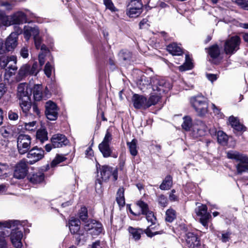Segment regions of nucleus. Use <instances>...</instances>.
<instances>
[{
    "instance_id": "28",
    "label": "nucleus",
    "mask_w": 248,
    "mask_h": 248,
    "mask_svg": "<svg viewBox=\"0 0 248 248\" xmlns=\"http://www.w3.org/2000/svg\"><path fill=\"white\" fill-rule=\"evenodd\" d=\"M19 105L22 110V112L26 116L30 114V110L31 107V99L29 100H23L19 101Z\"/></svg>"
},
{
    "instance_id": "24",
    "label": "nucleus",
    "mask_w": 248,
    "mask_h": 248,
    "mask_svg": "<svg viewBox=\"0 0 248 248\" xmlns=\"http://www.w3.org/2000/svg\"><path fill=\"white\" fill-rule=\"evenodd\" d=\"M69 230L72 233H78L80 229V221L78 219L71 218L68 222Z\"/></svg>"
},
{
    "instance_id": "11",
    "label": "nucleus",
    "mask_w": 248,
    "mask_h": 248,
    "mask_svg": "<svg viewBox=\"0 0 248 248\" xmlns=\"http://www.w3.org/2000/svg\"><path fill=\"white\" fill-rule=\"evenodd\" d=\"M195 212L198 216L200 217V222L206 229L208 228V223L211 215L207 212V207L206 205H198L195 209Z\"/></svg>"
},
{
    "instance_id": "17",
    "label": "nucleus",
    "mask_w": 248,
    "mask_h": 248,
    "mask_svg": "<svg viewBox=\"0 0 248 248\" xmlns=\"http://www.w3.org/2000/svg\"><path fill=\"white\" fill-rule=\"evenodd\" d=\"M51 141L54 148H61L66 146L69 143L67 138L62 134H56L52 137Z\"/></svg>"
},
{
    "instance_id": "50",
    "label": "nucleus",
    "mask_w": 248,
    "mask_h": 248,
    "mask_svg": "<svg viewBox=\"0 0 248 248\" xmlns=\"http://www.w3.org/2000/svg\"><path fill=\"white\" fill-rule=\"evenodd\" d=\"M37 128V123L36 121H32L25 124V128L28 131L35 130Z\"/></svg>"
},
{
    "instance_id": "8",
    "label": "nucleus",
    "mask_w": 248,
    "mask_h": 248,
    "mask_svg": "<svg viewBox=\"0 0 248 248\" xmlns=\"http://www.w3.org/2000/svg\"><path fill=\"white\" fill-rule=\"evenodd\" d=\"M143 11V4L141 0H131L126 11L129 17H137Z\"/></svg>"
},
{
    "instance_id": "3",
    "label": "nucleus",
    "mask_w": 248,
    "mask_h": 248,
    "mask_svg": "<svg viewBox=\"0 0 248 248\" xmlns=\"http://www.w3.org/2000/svg\"><path fill=\"white\" fill-rule=\"evenodd\" d=\"M228 158L238 162L236 165L237 173L241 174L248 171V156L236 151H230L227 153Z\"/></svg>"
},
{
    "instance_id": "37",
    "label": "nucleus",
    "mask_w": 248,
    "mask_h": 248,
    "mask_svg": "<svg viewBox=\"0 0 248 248\" xmlns=\"http://www.w3.org/2000/svg\"><path fill=\"white\" fill-rule=\"evenodd\" d=\"M9 166L6 163L0 162V179H5L8 176Z\"/></svg>"
},
{
    "instance_id": "14",
    "label": "nucleus",
    "mask_w": 248,
    "mask_h": 248,
    "mask_svg": "<svg viewBox=\"0 0 248 248\" xmlns=\"http://www.w3.org/2000/svg\"><path fill=\"white\" fill-rule=\"evenodd\" d=\"M45 108L46 118L50 121L56 120L58 114V109L56 104L49 100L46 103Z\"/></svg>"
},
{
    "instance_id": "55",
    "label": "nucleus",
    "mask_w": 248,
    "mask_h": 248,
    "mask_svg": "<svg viewBox=\"0 0 248 248\" xmlns=\"http://www.w3.org/2000/svg\"><path fill=\"white\" fill-rule=\"evenodd\" d=\"M119 56L124 61L128 60L131 57V54L128 51H122L119 53Z\"/></svg>"
},
{
    "instance_id": "42",
    "label": "nucleus",
    "mask_w": 248,
    "mask_h": 248,
    "mask_svg": "<svg viewBox=\"0 0 248 248\" xmlns=\"http://www.w3.org/2000/svg\"><path fill=\"white\" fill-rule=\"evenodd\" d=\"M1 25L10 26L11 22L9 16H6L3 12L0 11V26Z\"/></svg>"
},
{
    "instance_id": "20",
    "label": "nucleus",
    "mask_w": 248,
    "mask_h": 248,
    "mask_svg": "<svg viewBox=\"0 0 248 248\" xmlns=\"http://www.w3.org/2000/svg\"><path fill=\"white\" fill-rule=\"evenodd\" d=\"M134 107L137 109H146L148 108L147 98L137 94H135L133 96Z\"/></svg>"
},
{
    "instance_id": "62",
    "label": "nucleus",
    "mask_w": 248,
    "mask_h": 248,
    "mask_svg": "<svg viewBox=\"0 0 248 248\" xmlns=\"http://www.w3.org/2000/svg\"><path fill=\"white\" fill-rule=\"evenodd\" d=\"M85 154L87 157H90L93 156V151L91 147H88L85 151Z\"/></svg>"
},
{
    "instance_id": "34",
    "label": "nucleus",
    "mask_w": 248,
    "mask_h": 248,
    "mask_svg": "<svg viewBox=\"0 0 248 248\" xmlns=\"http://www.w3.org/2000/svg\"><path fill=\"white\" fill-rule=\"evenodd\" d=\"M34 42L36 49H40L41 51H44L45 53H48V50L46 46L43 44L42 45V39L38 35H35L34 37Z\"/></svg>"
},
{
    "instance_id": "19",
    "label": "nucleus",
    "mask_w": 248,
    "mask_h": 248,
    "mask_svg": "<svg viewBox=\"0 0 248 248\" xmlns=\"http://www.w3.org/2000/svg\"><path fill=\"white\" fill-rule=\"evenodd\" d=\"M25 162L21 161L16 166L14 173L15 178L18 179L24 178L27 175L28 169Z\"/></svg>"
},
{
    "instance_id": "45",
    "label": "nucleus",
    "mask_w": 248,
    "mask_h": 248,
    "mask_svg": "<svg viewBox=\"0 0 248 248\" xmlns=\"http://www.w3.org/2000/svg\"><path fill=\"white\" fill-rule=\"evenodd\" d=\"M176 218V212L172 209H168L166 212V220L171 222Z\"/></svg>"
},
{
    "instance_id": "32",
    "label": "nucleus",
    "mask_w": 248,
    "mask_h": 248,
    "mask_svg": "<svg viewBox=\"0 0 248 248\" xmlns=\"http://www.w3.org/2000/svg\"><path fill=\"white\" fill-rule=\"evenodd\" d=\"M229 122L232 127L235 130L240 131L243 130L244 126L240 124L236 117L233 116H230Z\"/></svg>"
},
{
    "instance_id": "33",
    "label": "nucleus",
    "mask_w": 248,
    "mask_h": 248,
    "mask_svg": "<svg viewBox=\"0 0 248 248\" xmlns=\"http://www.w3.org/2000/svg\"><path fill=\"white\" fill-rule=\"evenodd\" d=\"M127 146L129 149L130 154L133 156H135L138 154V147H137V140L135 139L132 140L131 141H127Z\"/></svg>"
},
{
    "instance_id": "49",
    "label": "nucleus",
    "mask_w": 248,
    "mask_h": 248,
    "mask_svg": "<svg viewBox=\"0 0 248 248\" xmlns=\"http://www.w3.org/2000/svg\"><path fill=\"white\" fill-rule=\"evenodd\" d=\"M79 217L82 221H85L88 217L87 209L85 206L81 207L79 211Z\"/></svg>"
},
{
    "instance_id": "61",
    "label": "nucleus",
    "mask_w": 248,
    "mask_h": 248,
    "mask_svg": "<svg viewBox=\"0 0 248 248\" xmlns=\"http://www.w3.org/2000/svg\"><path fill=\"white\" fill-rule=\"evenodd\" d=\"M8 117L10 120L16 121L18 118V114L12 110L8 112Z\"/></svg>"
},
{
    "instance_id": "57",
    "label": "nucleus",
    "mask_w": 248,
    "mask_h": 248,
    "mask_svg": "<svg viewBox=\"0 0 248 248\" xmlns=\"http://www.w3.org/2000/svg\"><path fill=\"white\" fill-rule=\"evenodd\" d=\"M233 2L240 5L246 10H248V1L247 0H232Z\"/></svg>"
},
{
    "instance_id": "12",
    "label": "nucleus",
    "mask_w": 248,
    "mask_h": 248,
    "mask_svg": "<svg viewBox=\"0 0 248 248\" xmlns=\"http://www.w3.org/2000/svg\"><path fill=\"white\" fill-rule=\"evenodd\" d=\"M84 230L92 235H98L102 231V224L95 220L87 221L84 225Z\"/></svg>"
},
{
    "instance_id": "54",
    "label": "nucleus",
    "mask_w": 248,
    "mask_h": 248,
    "mask_svg": "<svg viewBox=\"0 0 248 248\" xmlns=\"http://www.w3.org/2000/svg\"><path fill=\"white\" fill-rule=\"evenodd\" d=\"M49 53V52L48 53H45L44 51H41L39 53L38 56V60L40 64V67L41 68L42 66L44 64L45 62V57L46 56L47 54Z\"/></svg>"
},
{
    "instance_id": "58",
    "label": "nucleus",
    "mask_w": 248,
    "mask_h": 248,
    "mask_svg": "<svg viewBox=\"0 0 248 248\" xmlns=\"http://www.w3.org/2000/svg\"><path fill=\"white\" fill-rule=\"evenodd\" d=\"M158 202L163 207H165L167 204V199L163 195H160L158 197Z\"/></svg>"
},
{
    "instance_id": "59",
    "label": "nucleus",
    "mask_w": 248,
    "mask_h": 248,
    "mask_svg": "<svg viewBox=\"0 0 248 248\" xmlns=\"http://www.w3.org/2000/svg\"><path fill=\"white\" fill-rule=\"evenodd\" d=\"M20 54L23 58H27L29 56L28 48L26 46H23L20 51Z\"/></svg>"
},
{
    "instance_id": "25",
    "label": "nucleus",
    "mask_w": 248,
    "mask_h": 248,
    "mask_svg": "<svg viewBox=\"0 0 248 248\" xmlns=\"http://www.w3.org/2000/svg\"><path fill=\"white\" fill-rule=\"evenodd\" d=\"M43 91V89L41 85L37 84L34 86L32 91L34 100L38 101L43 99L44 97Z\"/></svg>"
},
{
    "instance_id": "39",
    "label": "nucleus",
    "mask_w": 248,
    "mask_h": 248,
    "mask_svg": "<svg viewBox=\"0 0 248 248\" xmlns=\"http://www.w3.org/2000/svg\"><path fill=\"white\" fill-rule=\"evenodd\" d=\"M36 137L42 142L48 140L47 132L45 129H39L36 133Z\"/></svg>"
},
{
    "instance_id": "31",
    "label": "nucleus",
    "mask_w": 248,
    "mask_h": 248,
    "mask_svg": "<svg viewBox=\"0 0 248 248\" xmlns=\"http://www.w3.org/2000/svg\"><path fill=\"white\" fill-rule=\"evenodd\" d=\"M128 232L132 238L135 241H138L140 239L141 234L143 232L142 229L140 228H135L132 227L128 228Z\"/></svg>"
},
{
    "instance_id": "47",
    "label": "nucleus",
    "mask_w": 248,
    "mask_h": 248,
    "mask_svg": "<svg viewBox=\"0 0 248 248\" xmlns=\"http://www.w3.org/2000/svg\"><path fill=\"white\" fill-rule=\"evenodd\" d=\"M29 64H25L23 65L19 70L18 75L21 77H24L29 75Z\"/></svg>"
},
{
    "instance_id": "44",
    "label": "nucleus",
    "mask_w": 248,
    "mask_h": 248,
    "mask_svg": "<svg viewBox=\"0 0 248 248\" xmlns=\"http://www.w3.org/2000/svg\"><path fill=\"white\" fill-rule=\"evenodd\" d=\"M41 69V68L38 66L37 62H35L31 66L29 65V75L30 76H36Z\"/></svg>"
},
{
    "instance_id": "52",
    "label": "nucleus",
    "mask_w": 248,
    "mask_h": 248,
    "mask_svg": "<svg viewBox=\"0 0 248 248\" xmlns=\"http://www.w3.org/2000/svg\"><path fill=\"white\" fill-rule=\"evenodd\" d=\"M152 229H154V228L152 227L151 225L149 227H148L146 229L144 230L143 231V232H144L146 234V235L150 237H152L155 235L161 233V232H153L151 231V230Z\"/></svg>"
},
{
    "instance_id": "13",
    "label": "nucleus",
    "mask_w": 248,
    "mask_h": 248,
    "mask_svg": "<svg viewBox=\"0 0 248 248\" xmlns=\"http://www.w3.org/2000/svg\"><path fill=\"white\" fill-rule=\"evenodd\" d=\"M27 153V157L30 159L28 163L31 165L38 162L44 157L45 152L41 148L34 147Z\"/></svg>"
},
{
    "instance_id": "1",
    "label": "nucleus",
    "mask_w": 248,
    "mask_h": 248,
    "mask_svg": "<svg viewBox=\"0 0 248 248\" xmlns=\"http://www.w3.org/2000/svg\"><path fill=\"white\" fill-rule=\"evenodd\" d=\"M96 167L98 178L95 182V189L96 191L101 192L102 183L107 182L111 176H112L113 180L116 181L118 178V171L117 169L113 170L112 168L107 165L101 166L98 162L96 164Z\"/></svg>"
},
{
    "instance_id": "6",
    "label": "nucleus",
    "mask_w": 248,
    "mask_h": 248,
    "mask_svg": "<svg viewBox=\"0 0 248 248\" xmlns=\"http://www.w3.org/2000/svg\"><path fill=\"white\" fill-rule=\"evenodd\" d=\"M190 103L198 115L203 116L207 113L208 103L207 99L203 95H200L191 97Z\"/></svg>"
},
{
    "instance_id": "21",
    "label": "nucleus",
    "mask_w": 248,
    "mask_h": 248,
    "mask_svg": "<svg viewBox=\"0 0 248 248\" xmlns=\"http://www.w3.org/2000/svg\"><path fill=\"white\" fill-rule=\"evenodd\" d=\"M18 34L12 32L7 37L5 42L6 49L7 51L14 49L17 45Z\"/></svg>"
},
{
    "instance_id": "30",
    "label": "nucleus",
    "mask_w": 248,
    "mask_h": 248,
    "mask_svg": "<svg viewBox=\"0 0 248 248\" xmlns=\"http://www.w3.org/2000/svg\"><path fill=\"white\" fill-rule=\"evenodd\" d=\"M167 49L172 55H181L183 52L181 48L176 43H172L167 46Z\"/></svg>"
},
{
    "instance_id": "4",
    "label": "nucleus",
    "mask_w": 248,
    "mask_h": 248,
    "mask_svg": "<svg viewBox=\"0 0 248 248\" xmlns=\"http://www.w3.org/2000/svg\"><path fill=\"white\" fill-rule=\"evenodd\" d=\"M17 222L11 228L12 231L10 234L11 242L15 248H21L23 246L22 238L23 234L21 229L22 226L18 220H12Z\"/></svg>"
},
{
    "instance_id": "38",
    "label": "nucleus",
    "mask_w": 248,
    "mask_h": 248,
    "mask_svg": "<svg viewBox=\"0 0 248 248\" xmlns=\"http://www.w3.org/2000/svg\"><path fill=\"white\" fill-rule=\"evenodd\" d=\"M193 67V63L191 62V60L186 55V62L182 65L179 67V69L181 71H185L191 69Z\"/></svg>"
},
{
    "instance_id": "64",
    "label": "nucleus",
    "mask_w": 248,
    "mask_h": 248,
    "mask_svg": "<svg viewBox=\"0 0 248 248\" xmlns=\"http://www.w3.org/2000/svg\"><path fill=\"white\" fill-rule=\"evenodd\" d=\"M207 78L211 81L213 82L217 79V75L212 74H206Z\"/></svg>"
},
{
    "instance_id": "53",
    "label": "nucleus",
    "mask_w": 248,
    "mask_h": 248,
    "mask_svg": "<svg viewBox=\"0 0 248 248\" xmlns=\"http://www.w3.org/2000/svg\"><path fill=\"white\" fill-rule=\"evenodd\" d=\"M17 222L13 221L11 220L5 221L4 222L0 221V229L4 227V228H12V226L14 225Z\"/></svg>"
},
{
    "instance_id": "7",
    "label": "nucleus",
    "mask_w": 248,
    "mask_h": 248,
    "mask_svg": "<svg viewBox=\"0 0 248 248\" xmlns=\"http://www.w3.org/2000/svg\"><path fill=\"white\" fill-rule=\"evenodd\" d=\"M17 58L14 55L7 56H2L0 57V66L2 68L7 66L6 70V75L11 77L17 69L16 66Z\"/></svg>"
},
{
    "instance_id": "60",
    "label": "nucleus",
    "mask_w": 248,
    "mask_h": 248,
    "mask_svg": "<svg viewBox=\"0 0 248 248\" xmlns=\"http://www.w3.org/2000/svg\"><path fill=\"white\" fill-rule=\"evenodd\" d=\"M231 234V232H229L222 233L221 237V241L223 243H226L228 242L230 240V236Z\"/></svg>"
},
{
    "instance_id": "46",
    "label": "nucleus",
    "mask_w": 248,
    "mask_h": 248,
    "mask_svg": "<svg viewBox=\"0 0 248 248\" xmlns=\"http://www.w3.org/2000/svg\"><path fill=\"white\" fill-rule=\"evenodd\" d=\"M66 159V158L64 155L58 154L51 162L50 166L51 167H54L59 163L65 161Z\"/></svg>"
},
{
    "instance_id": "41",
    "label": "nucleus",
    "mask_w": 248,
    "mask_h": 248,
    "mask_svg": "<svg viewBox=\"0 0 248 248\" xmlns=\"http://www.w3.org/2000/svg\"><path fill=\"white\" fill-rule=\"evenodd\" d=\"M192 119L189 116H185L183 118V123L182 124L183 129L186 131L190 130L192 127Z\"/></svg>"
},
{
    "instance_id": "2",
    "label": "nucleus",
    "mask_w": 248,
    "mask_h": 248,
    "mask_svg": "<svg viewBox=\"0 0 248 248\" xmlns=\"http://www.w3.org/2000/svg\"><path fill=\"white\" fill-rule=\"evenodd\" d=\"M140 84L143 86L142 88L141 87V90L147 88L151 85L153 91L162 92V93L167 92L171 88V85L169 82L160 77L152 78L142 77Z\"/></svg>"
},
{
    "instance_id": "56",
    "label": "nucleus",
    "mask_w": 248,
    "mask_h": 248,
    "mask_svg": "<svg viewBox=\"0 0 248 248\" xmlns=\"http://www.w3.org/2000/svg\"><path fill=\"white\" fill-rule=\"evenodd\" d=\"M104 4L106 8L111 11L114 12L115 11V8L111 0H104Z\"/></svg>"
},
{
    "instance_id": "5",
    "label": "nucleus",
    "mask_w": 248,
    "mask_h": 248,
    "mask_svg": "<svg viewBox=\"0 0 248 248\" xmlns=\"http://www.w3.org/2000/svg\"><path fill=\"white\" fill-rule=\"evenodd\" d=\"M112 140V135L109 130H107L103 141L98 145V148L104 157L112 156L116 158L118 156L117 154L113 153L112 147L110 146Z\"/></svg>"
},
{
    "instance_id": "26",
    "label": "nucleus",
    "mask_w": 248,
    "mask_h": 248,
    "mask_svg": "<svg viewBox=\"0 0 248 248\" xmlns=\"http://www.w3.org/2000/svg\"><path fill=\"white\" fill-rule=\"evenodd\" d=\"M44 177V174L43 172H37L36 173L30 174L28 176V179L31 183L34 184H37L43 182Z\"/></svg>"
},
{
    "instance_id": "15",
    "label": "nucleus",
    "mask_w": 248,
    "mask_h": 248,
    "mask_svg": "<svg viewBox=\"0 0 248 248\" xmlns=\"http://www.w3.org/2000/svg\"><path fill=\"white\" fill-rule=\"evenodd\" d=\"M137 205L140 209L141 214L146 215V218L148 222H151L152 225L155 224L156 218L153 212L149 210L147 203L141 201L137 202Z\"/></svg>"
},
{
    "instance_id": "18",
    "label": "nucleus",
    "mask_w": 248,
    "mask_h": 248,
    "mask_svg": "<svg viewBox=\"0 0 248 248\" xmlns=\"http://www.w3.org/2000/svg\"><path fill=\"white\" fill-rule=\"evenodd\" d=\"M185 240L186 246L188 248H198L200 245L199 238L193 232L186 233Z\"/></svg>"
},
{
    "instance_id": "51",
    "label": "nucleus",
    "mask_w": 248,
    "mask_h": 248,
    "mask_svg": "<svg viewBox=\"0 0 248 248\" xmlns=\"http://www.w3.org/2000/svg\"><path fill=\"white\" fill-rule=\"evenodd\" d=\"M53 69V66L49 62H47L45 66L44 72L46 75L50 78L51 75L52 71Z\"/></svg>"
},
{
    "instance_id": "40",
    "label": "nucleus",
    "mask_w": 248,
    "mask_h": 248,
    "mask_svg": "<svg viewBox=\"0 0 248 248\" xmlns=\"http://www.w3.org/2000/svg\"><path fill=\"white\" fill-rule=\"evenodd\" d=\"M208 53L213 58H217L220 54V49L217 45H215L209 48Z\"/></svg>"
},
{
    "instance_id": "27",
    "label": "nucleus",
    "mask_w": 248,
    "mask_h": 248,
    "mask_svg": "<svg viewBox=\"0 0 248 248\" xmlns=\"http://www.w3.org/2000/svg\"><path fill=\"white\" fill-rule=\"evenodd\" d=\"M208 130V127L202 122H199L194 127V132H196L197 136H202Z\"/></svg>"
},
{
    "instance_id": "10",
    "label": "nucleus",
    "mask_w": 248,
    "mask_h": 248,
    "mask_svg": "<svg viewBox=\"0 0 248 248\" xmlns=\"http://www.w3.org/2000/svg\"><path fill=\"white\" fill-rule=\"evenodd\" d=\"M240 43V39L237 36L231 37L225 41L224 51L227 54H232L238 49Z\"/></svg>"
},
{
    "instance_id": "48",
    "label": "nucleus",
    "mask_w": 248,
    "mask_h": 248,
    "mask_svg": "<svg viewBox=\"0 0 248 248\" xmlns=\"http://www.w3.org/2000/svg\"><path fill=\"white\" fill-rule=\"evenodd\" d=\"M5 236L6 234L4 232H0V248H8Z\"/></svg>"
},
{
    "instance_id": "35",
    "label": "nucleus",
    "mask_w": 248,
    "mask_h": 248,
    "mask_svg": "<svg viewBox=\"0 0 248 248\" xmlns=\"http://www.w3.org/2000/svg\"><path fill=\"white\" fill-rule=\"evenodd\" d=\"M172 185V179L170 175L167 176L159 186L161 190H168Z\"/></svg>"
},
{
    "instance_id": "16",
    "label": "nucleus",
    "mask_w": 248,
    "mask_h": 248,
    "mask_svg": "<svg viewBox=\"0 0 248 248\" xmlns=\"http://www.w3.org/2000/svg\"><path fill=\"white\" fill-rule=\"evenodd\" d=\"M32 89L28 85L22 83L18 85L17 87V96L19 101L23 100H29L31 94Z\"/></svg>"
},
{
    "instance_id": "43",
    "label": "nucleus",
    "mask_w": 248,
    "mask_h": 248,
    "mask_svg": "<svg viewBox=\"0 0 248 248\" xmlns=\"http://www.w3.org/2000/svg\"><path fill=\"white\" fill-rule=\"evenodd\" d=\"M217 138L218 142L222 144L225 145L228 141L227 135L223 131H219L217 133Z\"/></svg>"
},
{
    "instance_id": "29",
    "label": "nucleus",
    "mask_w": 248,
    "mask_h": 248,
    "mask_svg": "<svg viewBox=\"0 0 248 248\" xmlns=\"http://www.w3.org/2000/svg\"><path fill=\"white\" fill-rule=\"evenodd\" d=\"M151 93L149 99H147L148 108L152 105H155L160 99V94L162 92H158L156 93L155 92Z\"/></svg>"
},
{
    "instance_id": "23",
    "label": "nucleus",
    "mask_w": 248,
    "mask_h": 248,
    "mask_svg": "<svg viewBox=\"0 0 248 248\" xmlns=\"http://www.w3.org/2000/svg\"><path fill=\"white\" fill-rule=\"evenodd\" d=\"M39 34V30L37 27H31L28 25L24 26L23 35L27 41L30 39L31 35L34 37L35 35H38Z\"/></svg>"
},
{
    "instance_id": "9",
    "label": "nucleus",
    "mask_w": 248,
    "mask_h": 248,
    "mask_svg": "<svg viewBox=\"0 0 248 248\" xmlns=\"http://www.w3.org/2000/svg\"><path fill=\"white\" fill-rule=\"evenodd\" d=\"M31 146V138L30 136L20 134L17 139V147L19 153L24 155L27 153Z\"/></svg>"
},
{
    "instance_id": "63",
    "label": "nucleus",
    "mask_w": 248,
    "mask_h": 248,
    "mask_svg": "<svg viewBox=\"0 0 248 248\" xmlns=\"http://www.w3.org/2000/svg\"><path fill=\"white\" fill-rule=\"evenodd\" d=\"M212 106L213 112L216 115H218L219 117H221L222 114L221 113L219 109L217 108L214 104H213Z\"/></svg>"
},
{
    "instance_id": "22",
    "label": "nucleus",
    "mask_w": 248,
    "mask_h": 248,
    "mask_svg": "<svg viewBox=\"0 0 248 248\" xmlns=\"http://www.w3.org/2000/svg\"><path fill=\"white\" fill-rule=\"evenodd\" d=\"M9 17L11 25L22 24L27 21L26 15L21 12H17Z\"/></svg>"
},
{
    "instance_id": "36",
    "label": "nucleus",
    "mask_w": 248,
    "mask_h": 248,
    "mask_svg": "<svg viewBox=\"0 0 248 248\" xmlns=\"http://www.w3.org/2000/svg\"><path fill=\"white\" fill-rule=\"evenodd\" d=\"M124 188L120 187L117 193L116 201L120 206H123L125 204V200L124 197Z\"/></svg>"
}]
</instances>
